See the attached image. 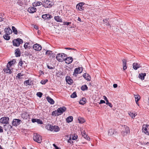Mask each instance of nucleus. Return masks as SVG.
<instances>
[{"instance_id": "69168bd1", "label": "nucleus", "mask_w": 149, "mask_h": 149, "mask_svg": "<svg viewBox=\"0 0 149 149\" xmlns=\"http://www.w3.org/2000/svg\"><path fill=\"white\" fill-rule=\"evenodd\" d=\"M65 49H66L70 50V49H74L71 48L69 47H65Z\"/></svg>"}, {"instance_id": "0e129e2a", "label": "nucleus", "mask_w": 149, "mask_h": 149, "mask_svg": "<svg viewBox=\"0 0 149 149\" xmlns=\"http://www.w3.org/2000/svg\"><path fill=\"white\" fill-rule=\"evenodd\" d=\"M118 86V85L117 84H113V87L114 88H116Z\"/></svg>"}, {"instance_id": "052dcab7", "label": "nucleus", "mask_w": 149, "mask_h": 149, "mask_svg": "<svg viewBox=\"0 0 149 149\" xmlns=\"http://www.w3.org/2000/svg\"><path fill=\"white\" fill-rule=\"evenodd\" d=\"M81 134L82 135V136L84 137H85V136L86 135V133L85 132H81Z\"/></svg>"}, {"instance_id": "c03bdc74", "label": "nucleus", "mask_w": 149, "mask_h": 149, "mask_svg": "<svg viewBox=\"0 0 149 149\" xmlns=\"http://www.w3.org/2000/svg\"><path fill=\"white\" fill-rule=\"evenodd\" d=\"M48 80L47 79L42 80L40 82V83L43 85L45 84L47 82Z\"/></svg>"}, {"instance_id": "20e7f679", "label": "nucleus", "mask_w": 149, "mask_h": 149, "mask_svg": "<svg viewBox=\"0 0 149 149\" xmlns=\"http://www.w3.org/2000/svg\"><path fill=\"white\" fill-rule=\"evenodd\" d=\"M33 139L36 142L40 143L41 142L42 138L39 134H34L33 136Z\"/></svg>"}, {"instance_id": "4be33fe9", "label": "nucleus", "mask_w": 149, "mask_h": 149, "mask_svg": "<svg viewBox=\"0 0 149 149\" xmlns=\"http://www.w3.org/2000/svg\"><path fill=\"white\" fill-rule=\"evenodd\" d=\"M46 99L47 100L48 102L50 104H53L54 103V101L50 97L48 96L46 97Z\"/></svg>"}, {"instance_id": "4c0bfd02", "label": "nucleus", "mask_w": 149, "mask_h": 149, "mask_svg": "<svg viewBox=\"0 0 149 149\" xmlns=\"http://www.w3.org/2000/svg\"><path fill=\"white\" fill-rule=\"evenodd\" d=\"M31 81H30L29 80H27L25 81L24 84H26V86L27 85H31Z\"/></svg>"}, {"instance_id": "72a5a7b5", "label": "nucleus", "mask_w": 149, "mask_h": 149, "mask_svg": "<svg viewBox=\"0 0 149 149\" xmlns=\"http://www.w3.org/2000/svg\"><path fill=\"white\" fill-rule=\"evenodd\" d=\"M52 116H55L60 115L58 111L57 110L53 111L52 113Z\"/></svg>"}, {"instance_id": "a18cd8bd", "label": "nucleus", "mask_w": 149, "mask_h": 149, "mask_svg": "<svg viewBox=\"0 0 149 149\" xmlns=\"http://www.w3.org/2000/svg\"><path fill=\"white\" fill-rule=\"evenodd\" d=\"M36 95L40 97H41L42 96V93L41 92H38L37 93Z\"/></svg>"}, {"instance_id": "aec40b11", "label": "nucleus", "mask_w": 149, "mask_h": 149, "mask_svg": "<svg viewBox=\"0 0 149 149\" xmlns=\"http://www.w3.org/2000/svg\"><path fill=\"white\" fill-rule=\"evenodd\" d=\"M4 31L5 34H10L12 33V31L11 29L9 27L6 28L4 29Z\"/></svg>"}, {"instance_id": "37998d69", "label": "nucleus", "mask_w": 149, "mask_h": 149, "mask_svg": "<svg viewBox=\"0 0 149 149\" xmlns=\"http://www.w3.org/2000/svg\"><path fill=\"white\" fill-rule=\"evenodd\" d=\"M71 98H74L77 97L76 93V92H74L70 96Z\"/></svg>"}, {"instance_id": "864d4df0", "label": "nucleus", "mask_w": 149, "mask_h": 149, "mask_svg": "<svg viewBox=\"0 0 149 149\" xmlns=\"http://www.w3.org/2000/svg\"><path fill=\"white\" fill-rule=\"evenodd\" d=\"M78 137V136L77 135H74V136H72V139L73 140H76L77 139Z\"/></svg>"}, {"instance_id": "ea45409f", "label": "nucleus", "mask_w": 149, "mask_h": 149, "mask_svg": "<svg viewBox=\"0 0 149 149\" xmlns=\"http://www.w3.org/2000/svg\"><path fill=\"white\" fill-rule=\"evenodd\" d=\"M108 19H103V21L104 22V23L107 25H109V23L108 21Z\"/></svg>"}, {"instance_id": "5701e85b", "label": "nucleus", "mask_w": 149, "mask_h": 149, "mask_svg": "<svg viewBox=\"0 0 149 149\" xmlns=\"http://www.w3.org/2000/svg\"><path fill=\"white\" fill-rule=\"evenodd\" d=\"M103 97L104 100H105L106 102V104L109 106L111 108L112 107V105L111 103L109 102L107 97L104 95V96Z\"/></svg>"}, {"instance_id": "2eb2a0df", "label": "nucleus", "mask_w": 149, "mask_h": 149, "mask_svg": "<svg viewBox=\"0 0 149 149\" xmlns=\"http://www.w3.org/2000/svg\"><path fill=\"white\" fill-rule=\"evenodd\" d=\"M148 125H144L143 126L142 130L146 134L149 135V131H148L147 128Z\"/></svg>"}, {"instance_id": "338daca9", "label": "nucleus", "mask_w": 149, "mask_h": 149, "mask_svg": "<svg viewBox=\"0 0 149 149\" xmlns=\"http://www.w3.org/2000/svg\"><path fill=\"white\" fill-rule=\"evenodd\" d=\"M34 28L36 30L38 29V27L36 25L34 26Z\"/></svg>"}, {"instance_id": "13d9d810", "label": "nucleus", "mask_w": 149, "mask_h": 149, "mask_svg": "<svg viewBox=\"0 0 149 149\" xmlns=\"http://www.w3.org/2000/svg\"><path fill=\"white\" fill-rule=\"evenodd\" d=\"M37 119L35 118H33L32 119V121L33 123H35L36 122H37Z\"/></svg>"}, {"instance_id": "7ed1b4c3", "label": "nucleus", "mask_w": 149, "mask_h": 149, "mask_svg": "<svg viewBox=\"0 0 149 149\" xmlns=\"http://www.w3.org/2000/svg\"><path fill=\"white\" fill-rule=\"evenodd\" d=\"M43 6L45 8H49L53 5V3L48 0H44L43 1Z\"/></svg>"}, {"instance_id": "3c124183", "label": "nucleus", "mask_w": 149, "mask_h": 149, "mask_svg": "<svg viewBox=\"0 0 149 149\" xmlns=\"http://www.w3.org/2000/svg\"><path fill=\"white\" fill-rule=\"evenodd\" d=\"M85 136V137H84L88 141H90V138L88 136L87 134Z\"/></svg>"}, {"instance_id": "c85d7f7f", "label": "nucleus", "mask_w": 149, "mask_h": 149, "mask_svg": "<svg viewBox=\"0 0 149 149\" xmlns=\"http://www.w3.org/2000/svg\"><path fill=\"white\" fill-rule=\"evenodd\" d=\"M4 127L5 129L6 130H10L12 128V126L10 125H4Z\"/></svg>"}, {"instance_id": "6e6d98bb", "label": "nucleus", "mask_w": 149, "mask_h": 149, "mask_svg": "<svg viewBox=\"0 0 149 149\" xmlns=\"http://www.w3.org/2000/svg\"><path fill=\"white\" fill-rule=\"evenodd\" d=\"M53 146L55 148V149H61V148L58 147L55 144H53Z\"/></svg>"}, {"instance_id": "1a4fd4ad", "label": "nucleus", "mask_w": 149, "mask_h": 149, "mask_svg": "<svg viewBox=\"0 0 149 149\" xmlns=\"http://www.w3.org/2000/svg\"><path fill=\"white\" fill-rule=\"evenodd\" d=\"M124 127L125 128V131H123L122 132V133L123 136L129 134L130 132V130L129 128L127 126L124 125Z\"/></svg>"}, {"instance_id": "774afa93", "label": "nucleus", "mask_w": 149, "mask_h": 149, "mask_svg": "<svg viewBox=\"0 0 149 149\" xmlns=\"http://www.w3.org/2000/svg\"><path fill=\"white\" fill-rule=\"evenodd\" d=\"M3 19H4L3 18L0 17V22H1L2 21H3Z\"/></svg>"}, {"instance_id": "f03ea898", "label": "nucleus", "mask_w": 149, "mask_h": 149, "mask_svg": "<svg viewBox=\"0 0 149 149\" xmlns=\"http://www.w3.org/2000/svg\"><path fill=\"white\" fill-rule=\"evenodd\" d=\"M67 55L63 53L58 54L56 56V59L59 62H62L65 60Z\"/></svg>"}, {"instance_id": "bf43d9fd", "label": "nucleus", "mask_w": 149, "mask_h": 149, "mask_svg": "<svg viewBox=\"0 0 149 149\" xmlns=\"http://www.w3.org/2000/svg\"><path fill=\"white\" fill-rule=\"evenodd\" d=\"M71 136H70V137L69 139L68 140V143H73V142L72 141V142H71Z\"/></svg>"}, {"instance_id": "423d86ee", "label": "nucleus", "mask_w": 149, "mask_h": 149, "mask_svg": "<svg viewBox=\"0 0 149 149\" xmlns=\"http://www.w3.org/2000/svg\"><path fill=\"white\" fill-rule=\"evenodd\" d=\"M9 118L8 117H2L0 119V122L2 124H8Z\"/></svg>"}, {"instance_id": "e2e57ef3", "label": "nucleus", "mask_w": 149, "mask_h": 149, "mask_svg": "<svg viewBox=\"0 0 149 149\" xmlns=\"http://www.w3.org/2000/svg\"><path fill=\"white\" fill-rule=\"evenodd\" d=\"M3 132V130L2 129V127L0 126V132Z\"/></svg>"}, {"instance_id": "6ab92c4d", "label": "nucleus", "mask_w": 149, "mask_h": 149, "mask_svg": "<svg viewBox=\"0 0 149 149\" xmlns=\"http://www.w3.org/2000/svg\"><path fill=\"white\" fill-rule=\"evenodd\" d=\"M141 67L140 64H138L137 63H134L133 64V68L135 70H137L139 68Z\"/></svg>"}, {"instance_id": "8fccbe9b", "label": "nucleus", "mask_w": 149, "mask_h": 149, "mask_svg": "<svg viewBox=\"0 0 149 149\" xmlns=\"http://www.w3.org/2000/svg\"><path fill=\"white\" fill-rule=\"evenodd\" d=\"M29 44L28 42H26L24 44V48L26 49L28 47V45Z\"/></svg>"}, {"instance_id": "dca6fc26", "label": "nucleus", "mask_w": 149, "mask_h": 149, "mask_svg": "<svg viewBox=\"0 0 149 149\" xmlns=\"http://www.w3.org/2000/svg\"><path fill=\"white\" fill-rule=\"evenodd\" d=\"M37 10V9L34 7H30L28 9V11L30 13H33Z\"/></svg>"}, {"instance_id": "a19ab883", "label": "nucleus", "mask_w": 149, "mask_h": 149, "mask_svg": "<svg viewBox=\"0 0 149 149\" xmlns=\"http://www.w3.org/2000/svg\"><path fill=\"white\" fill-rule=\"evenodd\" d=\"M12 29L13 32L15 34H17V31L16 29L14 26H12Z\"/></svg>"}, {"instance_id": "4d7b16f0", "label": "nucleus", "mask_w": 149, "mask_h": 149, "mask_svg": "<svg viewBox=\"0 0 149 149\" xmlns=\"http://www.w3.org/2000/svg\"><path fill=\"white\" fill-rule=\"evenodd\" d=\"M105 103V101L104 100H101L100 102L99 103V104Z\"/></svg>"}, {"instance_id": "09e8293b", "label": "nucleus", "mask_w": 149, "mask_h": 149, "mask_svg": "<svg viewBox=\"0 0 149 149\" xmlns=\"http://www.w3.org/2000/svg\"><path fill=\"white\" fill-rule=\"evenodd\" d=\"M23 76V75L21 74V73H19L17 74V75L16 76V77L18 78V79H20L21 78V77Z\"/></svg>"}, {"instance_id": "9b49d317", "label": "nucleus", "mask_w": 149, "mask_h": 149, "mask_svg": "<svg viewBox=\"0 0 149 149\" xmlns=\"http://www.w3.org/2000/svg\"><path fill=\"white\" fill-rule=\"evenodd\" d=\"M33 48L34 50L37 51H40L42 49L41 45L38 44L34 45L33 46Z\"/></svg>"}, {"instance_id": "c756f323", "label": "nucleus", "mask_w": 149, "mask_h": 149, "mask_svg": "<svg viewBox=\"0 0 149 149\" xmlns=\"http://www.w3.org/2000/svg\"><path fill=\"white\" fill-rule=\"evenodd\" d=\"M115 132V131L114 130L112 129H110L108 130V134L109 136H111L113 135Z\"/></svg>"}, {"instance_id": "cd10ccee", "label": "nucleus", "mask_w": 149, "mask_h": 149, "mask_svg": "<svg viewBox=\"0 0 149 149\" xmlns=\"http://www.w3.org/2000/svg\"><path fill=\"white\" fill-rule=\"evenodd\" d=\"M54 19L57 22H62V20L61 17L59 16H56L54 17Z\"/></svg>"}, {"instance_id": "2f4dec72", "label": "nucleus", "mask_w": 149, "mask_h": 149, "mask_svg": "<svg viewBox=\"0 0 149 149\" xmlns=\"http://www.w3.org/2000/svg\"><path fill=\"white\" fill-rule=\"evenodd\" d=\"M134 97L135 98V101H136V104H138V101H139V100L140 98V96L138 95H134Z\"/></svg>"}, {"instance_id": "680f3d73", "label": "nucleus", "mask_w": 149, "mask_h": 149, "mask_svg": "<svg viewBox=\"0 0 149 149\" xmlns=\"http://www.w3.org/2000/svg\"><path fill=\"white\" fill-rule=\"evenodd\" d=\"M47 67L49 69H53V67L52 66H50L48 65H47Z\"/></svg>"}, {"instance_id": "f3484780", "label": "nucleus", "mask_w": 149, "mask_h": 149, "mask_svg": "<svg viewBox=\"0 0 149 149\" xmlns=\"http://www.w3.org/2000/svg\"><path fill=\"white\" fill-rule=\"evenodd\" d=\"M3 70L6 73L11 74L12 72L10 70V66L9 67L8 64L7 65L6 68L3 69Z\"/></svg>"}, {"instance_id": "b1692460", "label": "nucleus", "mask_w": 149, "mask_h": 149, "mask_svg": "<svg viewBox=\"0 0 149 149\" xmlns=\"http://www.w3.org/2000/svg\"><path fill=\"white\" fill-rule=\"evenodd\" d=\"M83 77L86 80L88 81H90L91 79V77L88 74L84 73L83 74Z\"/></svg>"}, {"instance_id": "de8ad7c7", "label": "nucleus", "mask_w": 149, "mask_h": 149, "mask_svg": "<svg viewBox=\"0 0 149 149\" xmlns=\"http://www.w3.org/2000/svg\"><path fill=\"white\" fill-rule=\"evenodd\" d=\"M40 124H43V122L42 120L40 119H37L36 122Z\"/></svg>"}, {"instance_id": "412c9836", "label": "nucleus", "mask_w": 149, "mask_h": 149, "mask_svg": "<svg viewBox=\"0 0 149 149\" xmlns=\"http://www.w3.org/2000/svg\"><path fill=\"white\" fill-rule=\"evenodd\" d=\"M66 82L69 84H71L73 83V81L69 77H67L66 78Z\"/></svg>"}, {"instance_id": "ddd939ff", "label": "nucleus", "mask_w": 149, "mask_h": 149, "mask_svg": "<svg viewBox=\"0 0 149 149\" xmlns=\"http://www.w3.org/2000/svg\"><path fill=\"white\" fill-rule=\"evenodd\" d=\"M66 108L64 107H63L58 108L57 110L60 115L63 113V112H65L66 110Z\"/></svg>"}, {"instance_id": "9d476101", "label": "nucleus", "mask_w": 149, "mask_h": 149, "mask_svg": "<svg viewBox=\"0 0 149 149\" xmlns=\"http://www.w3.org/2000/svg\"><path fill=\"white\" fill-rule=\"evenodd\" d=\"M22 122V121L19 119H14L12 121V124L14 126H17L19 125Z\"/></svg>"}, {"instance_id": "393cba45", "label": "nucleus", "mask_w": 149, "mask_h": 149, "mask_svg": "<svg viewBox=\"0 0 149 149\" xmlns=\"http://www.w3.org/2000/svg\"><path fill=\"white\" fill-rule=\"evenodd\" d=\"M15 54L16 56H20L21 55V52L20 51L19 49V48L15 50Z\"/></svg>"}, {"instance_id": "49530a36", "label": "nucleus", "mask_w": 149, "mask_h": 149, "mask_svg": "<svg viewBox=\"0 0 149 149\" xmlns=\"http://www.w3.org/2000/svg\"><path fill=\"white\" fill-rule=\"evenodd\" d=\"M23 63V61L21 59L19 62L18 65L20 66L21 67H22Z\"/></svg>"}, {"instance_id": "39448f33", "label": "nucleus", "mask_w": 149, "mask_h": 149, "mask_svg": "<svg viewBox=\"0 0 149 149\" xmlns=\"http://www.w3.org/2000/svg\"><path fill=\"white\" fill-rule=\"evenodd\" d=\"M23 40L22 39L18 38L14 40L13 42L14 46L18 47L20 44L23 43Z\"/></svg>"}, {"instance_id": "79ce46f5", "label": "nucleus", "mask_w": 149, "mask_h": 149, "mask_svg": "<svg viewBox=\"0 0 149 149\" xmlns=\"http://www.w3.org/2000/svg\"><path fill=\"white\" fill-rule=\"evenodd\" d=\"M88 88L87 86L85 85L82 86L81 88V89L82 91H84L86 90H87Z\"/></svg>"}, {"instance_id": "f704fd0d", "label": "nucleus", "mask_w": 149, "mask_h": 149, "mask_svg": "<svg viewBox=\"0 0 149 149\" xmlns=\"http://www.w3.org/2000/svg\"><path fill=\"white\" fill-rule=\"evenodd\" d=\"M9 35L5 34L3 36V38L6 40H9L10 39V37L9 36Z\"/></svg>"}, {"instance_id": "5fc2aeb1", "label": "nucleus", "mask_w": 149, "mask_h": 149, "mask_svg": "<svg viewBox=\"0 0 149 149\" xmlns=\"http://www.w3.org/2000/svg\"><path fill=\"white\" fill-rule=\"evenodd\" d=\"M78 120L79 121V122L81 123H83L85 122V120L84 119H82L81 120H80L79 119Z\"/></svg>"}, {"instance_id": "bb28decb", "label": "nucleus", "mask_w": 149, "mask_h": 149, "mask_svg": "<svg viewBox=\"0 0 149 149\" xmlns=\"http://www.w3.org/2000/svg\"><path fill=\"white\" fill-rule=\"evenodd\" d=\"M146 76V73H141L139 74L138 77L139 78L141 79L142 80H144V79L145 77Z\"/></svg>"}, {"instance_id": "f257e3e1", "label": "nucleus", "mask_w": 149, "mask_h": 149, "mask_svg": "<svg viewBox=\"0 0 149 149\" xmlns=\"http://www.w3.org/2000/svg\"><path fill=\"white\" fill-rule=\"evenodd\" d=\"M46 127L48 130L51 131L58 132L60 130V128L58 126H53L50 125H48Z\"/></svg>"}, {"instance_id": "a211bd4d", "label": "nucleus", "mask_w": 149, "mask_h": 149, "mask_svg": "<svg viewBox=\"0 0 149 149\" xmlns=\"http://www.w3.org/2000/svg\"><path fill=\"white\" fill-rule=\"evenodd\" d=\"M65 61H66L65 63H66L69 64L72 63L73 61V58L72 57H66Z\"/></svg>"}, {"instance_id": "a878e982", "label": "nucleus", "mask_w": 149, "mask_h": 149, "mask_svg": "<svg viewBox=\"0 0 149 149\" xmlns=\"http://www.w3.org/2000/svg\"><path fill=\"white\" fill-rule=\"evenodd\" d=\"M123 63V69L124 70H125L127 69V67L126 66V60L125 59H123L122 60Z\"/></svg>"}, {"instance_id": "473e14b6", "label": "nucleus", "mask_w": 149, "mask_h": 149, "mask_svg": "<svg viewBox=\"0 0 149 149\" xmlns=\"http://www.w3.org/2000/svg\"><path fill=\"white\" fill-rule=\"evenodd\" d=\"M129 114L130 116L133 118H134L136 115H137V114L136 113L134 112H130L129 113Z\"/></svg>"}, {"instance_id": "58836bf2", "label": "nucleus", "mask_w": 149, "mask_h": 149, "mask_svg": "<svg viewBox=\"0 0 149 149\" xmlns=\"http://www.w3.org/2000/svg\"><path fill=\"white\" fill-rule=\"evenodd\" d=\"M42 4V3L40 1H38L36 3H33V6H40Z\"/></svg>"}, {"instance_id": "6e6552de", "label": "nucleus", "mask_w": 149, "mask_h": 149, "mask_svg": "<svg viewBox=\"0 0 149 149\" xmlns=\"http://www.w3.org/2000/svg\"><path fill=\"white\" fill-rule=\"evenodd\" d=\"M45 54L49 56V57L51 58H55L56 55L52 51L48 50H47L46 51Z\"/></svg>"}, {"instance_id": "f8f14e48", "label": "nucleus", "mask_w": 149, "mask_h": 149, "mask_svg": "<svg viewBox=\"0 0 149 149\" xmlns=\"http://www.w3.org/2000/svg\"><path fill=\"white\" fill-rule=\"evenodd\" d=\"M82 71V69L80 67H78L75 68L74 70L73 75H76V74H77L81 73Z\"/></svg>"}, {"instance_id": "4468645a", "label": "nucleus", "mask_w": 149, "mask_h": 149, "mask_svg": "<svg viewBox=\"0 0 149 149\" xmlns=\"http://www.w3.org/2000/svg\"><path fill=\"white\" fill-rule=\"evenodd\" d=\"M42 18L45 20H49L52 17L51 15L49 14H46L42 15Z\"/></svg>"}, {"instance_id": "c9c22d12", "label": "nucleus", "mask_w": 149, "mask_h": 149, "mask_svg": "<svg viewBox=\"0 0 149 149\" xmlns=\"http://www.w3.org/2000/svg\"><path fill=\"white\" fill-rule=\"evenodd\" d=\"M86 99L84 98H82V99L79 102L80 104L84 105L86 103Z\"/></svg>"}, {"instance_id": "603ef678", "label": "nucleus", "mask_w": 149, "mask_h": 149, "mask_svg": "<svg viewBox=\"0 0 149 149\" xmlns=\"http://www.w3.org/2000/svg\"><path fill=\"white\" fill-rule=\"evenodd\" d=\"M71 22H63V25H69L71 24Z\"/></svg>"}, {"instance_id": "7c9ffc66", "label": "nucleus", "mask_w": 149, "mask_h": 149, "mask_svg": "<svg viewBox=\"0 0 149 149\" xmlns=\"http://www.w3.org/2000/svg\"><path fill=\"white\" fill-rule=\"evenodd\" d=\"M73 119V118L72 116H69L66 118V120L67 122L68 123H70L71 122Z\"/></svg>"}, {"instance_id": "e433bc0d", "label": "nucleus", "mask_w": 149, "mask_h": 149, "mask_svg": "<svg viewBox=\"0 0 149 149\" xmlns=\"http://www.w3.org/2000/svg\"><path fill=\"white\" fill-rule=\"evenodd\" d=\"M16 62V61L15 59H13L12 60V61H9L8 62V63L7 64L9 65L10 67L13 64L15 63Z\"/></svg>"}, {"instance_id": "0eeeda50", "label": "nucleus", "mask_w": 149, "mask_h": 149, "mask_svg": "<svg viewBox=\"0 0 149 149\" xmlns=\"http://www.w3.org/2000/svg\"><path fill=\"white\" fill-rule=\"evenodd\" d=\"M85 4L84 2H80L78 3L76 6L77 9L80 11L83 10H84V7L83 6Z\"/></svg>"}]
</instances>
